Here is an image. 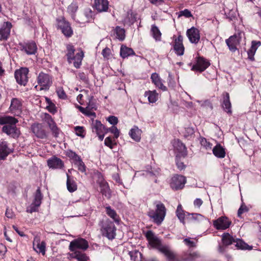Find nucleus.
I'll use <instances>...</instances> for the list:
<instances>
[{"label": "nucleus", "mask_w": 261, "mask_h": 261, "mask_svg": "<svg viewBox=\"0 0 261 261\" xmlns=\"http://www.w3.org/2000/svg\"><path fill=\"white\" fill-rule=\"evenodd\" d=\"M105 144L110 147L111 149H112L113 148V146L115 145L112 140V139L111 137H107L105 140Z\"/></svg>", "instance_id": "obj_58"}, {"label": "nucleus", "mask_w": 261, "mask_h": 261, "mask_svg": "<svg viewBox=\"0 0 261 261\" xmlns=\"http://www.w3.org/2000/svg\"><path fill=\"white\" fill-rule=\"evenodd\" d=\"M194 130L192 127H188L185 128L184 132V136L185 138L191 137L194 134Z\"/></svg>", "instance_id": "obj_50"}, {"label": "nucleus", "mask_w": 261, "mask_h": 261, "mask_svg": "<svg viewBox=\"0 0 261 261\" xmlns=\"http://www.w3.org/2000/svg\"><path fill=\"white\" fill-rule=\"evenodd\" d=\"M33 133L38 137L41 139H44L46 137V133L42 128L41 124L37 123L34 124L31 127Z\"/></svg>", "instance_id": "obj_23"}, {"label": "nucleus", "mask_w": 261, "mask_h": 261, "mask_svg": "<svg viewBox=\"0 0 261 261\" xmlns=\"http://www.w3.org/2000/svg\"><path fill=\"white\" fill-rule=\"evenodd\" d=\"M155 208L149 210L147 212V215L152 219V221L158 225L161 224L164 221L166 214V208L163 203L160 201L154 202Z\"/></svg>", "instance_id": "obj_2"}, {"label": "nucleus", "mask_w": 261, "mask_h": 261, "mask_svg": "<svg viewBox=\"0 0 261 261\" xmlns=\"http://www.w3.org/2000/svg\"><path fill=\"white\" fill-rule=\"evenodd\" d=\"M11 150L8 147L7 142L3 141L0 143V159L5 160L10 154Z\"/></svg>", "instance_id": "obj_26"}, {"label": "nucleus", "mask_w": 261, "mask_h": 261, "mask_svg": "<svg viewBox=\"0 0 261 261\" xmlns=\"http://www.w3.org/2000/svg\"><path fill=\"white\" fill-rule=\"evenodd\" d=\"M223 110L227 113H231V105L229 99V95L228 93L223 94V102L222 104Z\"/></svg>", "instance_id": "obj_27"}, {"label": "nucleus", "mask_w": 261, "mask_h": 261, "mask_svg": "<svg viewBox=\"0 0 261 261\" xmlns=\"http://www.w3.org/2000/svg\"><path fill=\"white\" fill-rule=\"evenodd\" d=\"M78 6L76 4L71 3L67 8V11L71 14H74L77 11Z\"/></svg>", "instance_id": "obj_49"}, {"label": "nucleus", "mask_w": 261, "mask_h": 261, "mask_svg": "<svg viewBox=\"0 0 261 261\" xmlns=\"http://www.w3.org/2000/svg\"><path fill=\"white\" fill-rule=\"evenodd\" d=\"M187 35L192 43L197 44L200 40L199 31L195 27L188 29Z\"/></svg>", "instance_id": "obj_14"}, {"label": "nucleus", "mask_w": 261, "mask_h": 261, "mask_svg": "<svg viewBox=\"0 0 261 261\" xmlns=\"http://www.w3.org/2000/svg\"><path fill=\"white\" fill-rule=\"evenodd\" d=\"M66 49L67 51L66 54L67 61L68 63H71L73 61L75 49L74 46L71 44H68L66 46Z\"/></svg>", "instance_id": "obj_39"}, {"label": "nucleus", "mask_w": 261, "mask_h": 261, "mask_svg": "<svg viewBox=\"0 0 261 261\" xmlns=\"http://www.w3.org/2000/svg\"><path fill=\"white\" fill-rule=\"evenodd\" d=\"M184 16L186 18H189L192 16V15L191 12L188 9H185L183 11H181L179 12V14L178 16Z\"/></svg>", "instance_id": "obj_55"}, {"label": "nucleus", "mask_w": 261, "mask_h": 261, "mask_svg": "<svg viewBox=\"0 0 261 261\" xmlns=\"http://www.w3.org/2000/svg\"><path fill=\"white\" fill-rule=\"evenodd\" d=\"M231 222L226 217H221L213 221V225L217 229L224 230L228 228Z\"/></svg>", "instance_id": "obj_13"}, {"label": "nucleus", "mask_w": 261, "mask_h": 261, "mask_svg": "<svg viewBox=\"0 0 261 261\" xmlns=\"http://www.w3.org/2000/svg\"><path fill=\"white\" fill-rule=\"evenodd\" d=\"M151 79L152 82L155 85L156 87H158L163 91H165L167 90V87L163 85L162 79L160 77L159 74L156 73H153L151 74Z\"/></svg>", "instance_id": "obj_24"}, {"label": "nucleus", "mask_w": 261, "mask_h": 261, "mask_svg": "<svg viewBox=\"0 0 261 261\" xmlns=\"http://www.w3.org/2000/svg\"><path fill=\"white\" fill-rule=\"evenodd\" d=\"M222 241L225 245H229L236 243V246L237 248L242 250H249L252 249V247L248 245L242 240L239 239H234L228 233H224L222 236Z\"/></svg>", "instance_id": "obj_4"}, {"label": "nucleus", "mask_w": 261, "mask_h": 261, "mask_svg": "<svg viewBox=\"0 0 261 261\" xmlns=\"http://www.w3.org/2000/svg\"><path fill=\"white\" fill-rule=\"evenodd\" d=\"M57 93L59 98L62 99H65L66 95L62 88H59L57 90Z\"/></svg>", "instance_id": "obj_59"}, {"label": "nucleus", "mask_w": 261, "mask_h": 261, "mask_svg": "<svg viewBox=\"0 0 261 261\" xmlns=\"http://www.w3.org/2000/svg\"><path fill=\"white\" fill-rule=\"evenodd\" d=\"M18 122L12 116H0V124L4 125L2 127L3 132L13 138H18L20 134L19 129L16 126Z\"/></svg>", "instance_id": "obj_1"}, {"label": "nucleus", "mask_w": 261, "mask_h": 261, "mask_svg": "<svg viewBox=\"0 0 261 261\" xmlns=\"http://www.w3.org/2000/svg\"><path fill=\"white\" fill-rule=\"evenodd\" d=\"M98 225L102 236L111 240L115 238L116 228L110 220L108 218L103 219L99 222Z\"/></svg>", "instance_id": "obj_3"}, {"label": "nucleus", "mask_w": 261, "mask_h": 261, "mask_svg": "<svg viewBox=\"0 0 261 261\" xmlns=\"http://www.w3.org/2000/svg\"><path fill=\"white\" fill-rule=\"evenodd\" d=\"M37 81L38 85L35 87L36 90H46L52 84V77L49 74L41 72L37 76Z\"/></svg>", "instance_id": "obj_5"}, {"label": "nucleus", "mask_w": 261, "mask_h": 261, "mask_svg": "<svg viewBox=\"0 0 261 261\" xmlns=\"http://www.w3.org/2000/svg\"><path fill=\"white\" fill-rule=\"evenodd\" d=\"M107 120L109 122L113 125H115L118 123V119L116 117L114 116H111L107 118Z\"/></svg>", "instance_id": "obj_60"}, {"label": "nucleus", "mask_w": 261, "mask_h": 261, "mask_svg": "<svg viewBox=\"0 0 261 261\" xmlns=\"http://www.w3.org/2000/svg\"><path fill=\"white\" fill-rule=\"evenodd\" d=\"M175 150L177 153V156L185 158L187 155V150L186 146L179 140L175 141L173 144Z\"/></svg>", "instance_id": "obj_15"}, {"label": "nucleus", "mask_w": 261, "mask_h": 261, "mask_svg": "<svg viewBox=\"0 0 261 261\" xmlns=\"http://www.w3.org/2000/svg\"><path fill=\"white\" fill-rule=\"evenodd\" d=\"M84 57V52L82 50H79V51L77 52L75 56H73V65L76 68H80L82 60Z\"/></svg>", "instance_id": "obj_34"}, {"label": "nucleus", "mask_w": 261, "mask_h": 261, "mask_svg": "<svg viewBox=\"0 0 261 261\" xmlns=\"http://www.w3.org/2000/svg\"><path fill=\"white\" fill-rule=\"evenodd\" d=\"M58 28L66 37H70L73 35V31L70 23L64 19L58 21Z\"/></svg>", "instance_id": "obj_11"}, {"label": "nucleus", "mask_w": 261, "mask_h": 261, "mask_svg": "<svg viewBox=\"0 0 261 261\" xmlns=\"http://www.w3.org/2000/svg\"><path fill=\"white\" fill-rule=\"evenodd\" d=\"M22 50L28 55H33L37 51V46L34 42H30L23 46Z\"/></svg>", "instance_id": "obj_30"}, {"label": "nucleus", "mask_w": 261, "mask_h": 261, "mask_svg": "<svg viewBox=\"0 0 261 261\" xmlns=\"http://www.w3.org/2000/svg\"><path fill=\"white\" fill-rule=\"evenodd\" d=\"M47 163L49 168L54 169H62L64 167L63 162L60 158L55 156L49 159Z\"/></svg>", "instance_id": "obj_16"}, {"label": "nucleus", "mask_w": 261, "mask_h": 261, "mask_svg": "<svg viewBox=\"0 0 261 261\" xmlns=\"http://www.w3.org/2000/svg\"><path fill=\"white\" fill-rule=\"evenodd\" d=\"M129 256L132 260H136V258L138 255H140V253L138 251H133L129 252Z\"/></svg>", "instance_id": "obj_62"}, {"label": "nucleus", "mask_w": 261, "mask_h": 261, "mask_svg": "<svg viewBox=\"0 0 261 261\" xmlns=\"http://www.w3.org/2000/svg\"><path fill=\"white\" fill-rule=\"evenodd\" d=\"M225 14L226 18L229 20V21H232L236 18V11L234 10H230L228 12L225 11Z\"/></svg>", "instance_id": "obj_47"}, {"label": "nucleus", "mask_w": 261, "mask_h": 261, "mask_svg": "<svg viewBox=\"0 0 261 261\" xmlns=\"http://www.w3.org/2000/svg\"><path fill=\"white\" fill-rule=\"evenodd\" d=\"M186 182V178L184 176L175 174L171 179L170 185L174 190H178L182 189Z\"/></svg>", "instance_id": "obj_8"}, {"label": "nucleus", "mask_w": 261, "mask_h": 261, "mask_svg": "<svg viewBox=\"0 0 261 261\" xmlns=\"http://www.w3.org/2000/svg\"><path fill=\"white\" fill-rule=\"evenodd\" d=\"M21 109L22 104L20 100L17 98H13L10 107V111L14 115L18 116L21 112Z\"/></svg>", "instance_id": "obj_19"}, {"label": "nucleus", "mask_w": 261, "mask_h": 261, "mask_svg": "<svg viewBox=\"0 0 261 261\" xmlns=\"http://www.w3.org/2000/svg\"><path fill=\"white\" fill-rule=\"evenodd\" d=\"M84 15L88 21L91 20L93 18L94 12L91 8H86L84 9Z\"/></svg>", "instance_id": "obj_46"}, {"label": "nucleus", "mask_w": 261, "mask_h": 261, "mask_svg": "<svg viewBox=\"0 0 261 261\" xmlns=\"http://www.w3.org/2000/svg\"><path fill=\"white\" fill-rule=\"evenodd\" d=\"M49 128L51 129L54 137H58L59 134V129L57 126L56 123L53 125H51L50 127H49Z\"/></svg>", "instance_id": "obj_56"}, {"label": "nucleus", "mask_w": 261, "mask_h": 261, "mask_svg": "<svg viewBox=\"0 0 261 261\" xmlns=\"http://www.w3.org/2000/svg\"><path fill=\"white\" fill-rule=\"evenodd\" d=\"M93 132H95L96 134L99 133H106L107 128L101 123L100 121L96 120L93 122L92 124Z\"/></svg>", "instance_id": "obj_32"}, {"label": "nucleus", "mask_w": 261, "mask_h": 261, "mask_svg": "<svg viewBox=\"0 0 261 261\" xmlns=\"http://www.w3.org/2000/svg\"><path fill=\"white\" fill-rule=\"evenodd\" d=\"M67 181L66 186L68 191L72 193L77 190V185L75 181L72 177H71L67 173Z\"/></svg>", "instance_id": "obj_33"}, {"label": "nucleus", "mask_w": 261, "mask_h": 261, "mask_svg": "<svg viewBox=\"0 0 261 261\" xmlns=\"http://www.w3.org/2000/svg\"><path fill=\"white\" fill-rule=\"evenodd\" d=\"M261 45V42L259 41L253 40L251 42V46L250 48L247 51L248 58L253 61L254 60V56L257 48Z\"/></svg>", "instance_id": "obj_25"}, {"label": "nucleus", "mask_w": 261, "mask_h": 261, "mask_svg": "<svg viewBox=\"0 0 261 261\" xmlns=\"http://www.w3.org/2000/svg\"><path fill=\"white\" fill-rule=\"evenodd\" d=\"M12 24L9 22H5L0 29V40H6L10 36Z\"/></svg>", "instance_id": "obj_17"}, {"label": "nucleus", "mask_w": 261, "mask_h": 261, "mask_svg": "<svg viewBox=\"0 0 261 261\" xmlns=\"http://www.w3.org/2000/svg\"><path fill=\"white\" fill-rule=\"evenodd\" d=\"M248 211V208L246 205L244 204L241 205L238 212V217H241L242 214L247 212Z\"/></svg>", "instance_id": "obj_57"}, {"label": "nucleus", "mask_w": 261, "mask_h": 261, "mask_svg": "<svg viewBox=\"0 0 261 261\" xmlns=\"http://www.w3.org/2000/svg\"><path fill=\"white\" fill-rule=\"evenodd\" d=\"M226 43L229 50L232 52H234L237 49V45L239 43V38L236 35L231 36L226 40Z\"/></svg>", "instance_id": "obj_22"}, {"label": "nucleus", "mask_w": 261, "mask_h": 261, "mask_svg": "<svg viewBox=\"0 0 261 261\" xmlns=\"http://www.w3.org/2000/svg\"><path fill=\"white\" fill-rule=\"evenodd\" d=\"M34 249L36 250L37 252L41 253L43 255L45 254V243L44 242H42L41 243H37L36 246H35L34 244Z\"/></svg>", "instance_id": "obj_44"}, {"label": "nucleus", "mask_w": 261, "mask_h": 261, "mask_svg": "<svg viewBox=\"0 0 261 261\" xmlns=\"http://www.w3.org/2000/svg\"><path fill=\"white\" fill-rule=\"evenodd\" d=\"M200 142L201 145L204 147L206 149L211 148L212 147V144L208 142L204 138H201Z\"/></svg>", "instance_id": "obj_51"}, {"label": "nucleus", "mask_w": 261, "mask_h": 261, "mask_svg": "<svg viewBox=\"0 0 261 261\" xmlns=\"http://www.w3.org/2000/svg\"><path fill=\"white\" fill-rule=\"evenodd\" d=\"M88 243L86 240L79 238L71 241L69 248L71 251L75 252L77 251L76 249H77L85 250L88 248Z\"/></svg>", "instance_id": "obj_10"}, {"label": "nucleus", "mask_w": 261, "mask_h": 261, "mask_svg": "<svg viewBox=\"0 0 261 261\" xmlns=\"http://www.w3.org/2000/svg\"><path fill=\"white\" fill-rule=\"evenodd\" d=\"M200 257V255L197 252H194L188 254L184 258L185 261H195Z\"/></svg>", "instance_id": "obj_45"}, {"label": "nucleus", "mask_w": 261, "mask_h": 261, "mask_svg": "<svg viewBox=\"0 0 261 261\" xmlns=\"http://www.w3.org/2000/svg\"><path fill=\"white\" fill-rule=\"evenodd\" d=\"M187 213L188 215H189V216L191 215L192 219L196 222H202V221L206 220L205 217L200 214H198V213L189 214L188 213Z\"/></svg>", "instance_id": "obj_43"}, {"label": "nucleus", "mask_w": 261, "mask_h": 261, "mask_svg": "<svg viewBox=\"0 0 261 261\" xmlns=\"http://www.w3.org/2000/svg\"><path fill=\"white\" fill-rule=\"evenodd\" d=\"M142 131L137 126H134L129 131V135L135 141L139 142L141 139Z\"/></svg>", "instance_id": "obj_31"}, {"label": "nucleus", "mask_w": 261, "mask_h": 261, "mask_svg": "<svg viewBox=\"0 0 261 261\" xmlns=\"http://www.w3.org/2000/svg\"><path fill=\"white\" fill-rule=\"evenodd\" d=\"M98 184L100 186L101 193L105 196L110 198L111 196L110 189L108 182L103 179L101 176L99 177Z\"/></svg>", "instance_id": "obj_21"}, {"label": "nucleus", "mask_w": 261, "mask_h": 261, "mask_svg": "<svg viewBox=\"0 0 261 261\" xmlns=\"http://www.w3.org/2000/svg\"><path fill=\"white\" fill-rule=\"evenodd\" d=\"M45 121L47 122L49 126V127L55 124V122H54L50 115L48 114H45Z\"/></svg>", "instance_id": "obj_53"}, {"label": "nucleus", "mask_w": 261, "mask_h": 261, "mask_svg": "<svg viewBox=\"0 0 261 261\" xmlns=\"http://www.w3.org/2000/svg\"><path fill=\"white\" fill-rule=\"evenodd\" d=\"M213 153L217 158L220 159L224 158L226 154L225 148L220 144H217L213 148Z\"/></svg>", "instance_id": "obj_29"}, {"label": "nucleus", "mask_w": 261, "mask_h": 261, "mask_svg": "<svg viewBox=\"0 0 261 261\" xmlns=\"http://www.w3.org/2000/svg\"><path fill=\"white\" fill-rule=\"evenodd\" d=\"M182 41L183 38L180 35H178L174 41V49L175 53L178 56H182L184 54L185 47L182 43Z\"/></svg>", "instance_id": "obj_18"}, {"label": "nucleus", "mask_w": 261, "mask_h": 261, "mask_svg": "<svg viewBox=\"0 0 261 261\" xmlns=\"http://www.w3.org/2000/svg\"><path fill=\"white\" fill-rule=\"evenodd\" d=\"M120 53L121 57L123 58L135 55V52L132 48L127 47L125 45L121 46Z\"/></svg>", "instance_id": "obj_36"}, {"label": "nucleus", "mask_w": 261, "mask_h": 261, "mask_svg": "<svg viewBox=\"0 0 261 261\" xmlns=\"http://www.w3.org/2000/svg\"><path fill=\"white\" fill-rule=\"evenodd\" d=\"M42 198L43 196L41 193L40 189L38 188L36 191L32 203L30 207L27 209V212L32 213L38 211V207L41 204Z\"/></svg>", "instance_id": "obj_7"}, {"label": "nucleus", "mask_w": 261, "mask_h": 261, "mask_svg": "<svg viewBox=\"0 0 261 261\" xmlns=\"http://www.w3.org/2000/svg\"><path fill=\"white\" fill-rule=\"evenodd\" d=\"M145 237L150 246L152 248H156L160 252L161 249L166 246L162 245L161 239L151 230H148L146 232Z\"/></svg>", "instance_id": "obj_6"}, {"label": "nucleus", "mask_w": 261, "mask_h": 261, "mask_svg": "<svg viewBox=\"0 0 261 261\" xmlns=\"http://www.w3.org/2000/svg\"><path fill=\"white\" fill-rule=\"evenodd\" d=\"M210 65V62L203 57L197 58L196 63L192 66V70L202 72Z\"/></svg>", "instance_id": "obj_12"}, {"label": "nucleus", "mask_w": 261, "mask_h": 261, "mask_svg": "<svg viewBox=\"0 0 261 261\" xmlns=\"http://www.w3.org/2000/svg\"><path fill=\"white\" fill-rule=\"evenodd\" d=\"M106 214L113 220L116 222L119 223V218L118 215L117 214L116 211L111 208V206H108L106 207Z\"/></svg>", "instance_id": "obj_38"}, {"label": "nucleus", "mask_w": 261, "mask_h": 261, "mask_svg": "<svg viewBox=\"0 0 261 261\" xmlns=\"http://www.w3.org/2000/svg\"><path fill=\"white\" fill-rule=\"evenodd\" d=\"M144 96L147 97L148 100L150 103L155 102L159 98L158 93L155 90L146 91Z\"/></svg>", "instance_id": "obj_35"}, {"label": "nucleus", "mask_w": 261, "mask_h": 261, "mask_svg": "<svg viewBox=\"0 0 261 261\" xmlns=\"http://www.w3.org/2000/svg\"><path fill=\"white\" fill-rule=\"evenodd\" d=\"M94 7L99 12H106L109 8L108 0H95Z\"/></svg>", "instance_id": "obj_20"}, {"label": "nucleus", "mask_w": 261, "mask_h": 261, "mask_svg": "<svg viewBox=\"0 0 261 261\" xmlns=\"http://www.w3.org/2000/svg\"><path fill=\"white\" fill-rule=\"evenodd\" d=\"M29 69L26 67L21 68L15 72V77L17 83L25 86L28 81Z\"/></svg>", "instance_id": "obj_9"}, {"label": "nucleus", "mask_w": 261, "mask_h": 261, "mask_svg": "<svg viewBox=\"0 0 261 261\" xmlns=\"http://www.w3.org/2000/svg\"><path fill=\"white\" fill-rule=\"evenodd\" d=\"M74 165L77 167L78 170L82 172H85L86 171V166L82 160L80 161L79 162H75Z\"/></svg>", "instance_id": "obj_52"}, {"label": "nucleus", "mask_w": 261, "mask_h": 261, "mask_svg": "<svg viewBox=\"0 0 261 261\" xmlns=\"http://www.w3.org/2000/svg\"><path fill=\"white\" fill-rule=\"evenodd\" d=\"M161 252L166 256L168 261H179L175 254L167 246L161 248Z\"/></svg>", "instance_id": "obj_28"}, {"label": "nucleus", "mask_w": 261, "mask_h": 261, "mask_svg": "<svg viewBox=\"0 0 261 261\" xmlns=\"http://www.w3.org/2000/svg\"><path fill=\"white\" fill-rule=\"evenodd\" d=\"M72 258L76 259L78 261H88V258L84 253L80 251L73 252L70 254Z\"/></svg>", "instance_id": "obj_40"}, {"label": "nucleus", "mask_w": 261, "mask_h": 261, "mask_svg": "<svg viewBox=\"0 0 261 261\" xmlns=\"http://www.w3.org/2000/svg\"><path fill=\"white\" fill-rule=\"evenodd\" d=\"M180 156H176V165L177 166V168L179 169V170H182L184 169L185 168V165L184 164V163L182 162H181L180 161L178 160V158H179Z\"/></svg>", "instance_id": "obj_63"}, {"label": "nucleus", "mask_w": 261, "mask_h": 261, "mask_svg": "<svg viewBox=\"0 0 261 261\" xmlns=\"http://www.w3.org/2000/svg\"><path fill=\"white\" fill-rule=\"evenodd\" d=\"M176 214L180 221L183 224L185 223V212L182 209V206L181 204H179L177 206Z\"/></svg>", "instance_id": "obj_42"}, {"label": "nucleus", "mask_w": 261, "mask_h": 261, "mask_svg": "<svg viewBox=\"0 0 261 261\" xmlns=\"http://www.w3.org/2000/svg\"><path fill=\"white\" fill-rule=\"evenodd\" d=\"M108 132H110L111 133L113 134L115 138L116 139L118 138L119 136V130L116 127L114 126H112V127L109 128H107L106 133Z\"/></svg>", "instance_id": "obj_48"}, {"label": "nucleus", "mask_w": 261, "mask_h": 261, "mask_svg": "<svg viewBox=\"0 0 261 261\" xmlns=\"http://www.w3.org/2000/svg\"><path fill=\"white\" fill-rule=\"evenodd\" d=\"M150 32L151 36L156 41H160L161 40L162 33L155 25L153 24L151 25Z\"/></svg>", "instance_id": "obj_37"}, {"label": "nucleus", "mask_w": 261, "mask_h": 261, "mask_svg": "<svg viewBox=\"0 0 261 261\" xmlns=\"http://www.w3.org/2000/svg\"><path fill=\"white\" fill-rule=\"evenodd\" d=\"M74 130L76 135L82 137H84V135H83L84 132L83 127L79 126H76L74 127Z\"/></svg>", "instance_id": "obj_54"}, {"label": "nucleus", "mask_w": 261, "mask_h": 261, "mask_svg": "<svg viewBox=\"0 0 261 261\" xmlns=\"http://www.w3.org/2000/svg\"><path fill=\"white\" fill-rule=\"evenodd\" d=\"M114 32L116 34V38L120 41H123L125 38V32L124 29L119 26H117L115 29Z\"/></svg>", "instance_id": "obj_41"}, {"label": "nucleus", "mask_w": 261, "mask_h": 261, "mask_svg": "<svg viewBox=\"0 0 261 261\" xmlns=\"http://www.w3.org/2000/svg\"><path fill=\"white\" fill-rule=\"evenodd\" d=\"M184 242L185 243L190 247H193L196 246L195 243L190 240V238H186L184 239Z\"/></svg>", "instance_id": "obj_61"}, {"label": "nucleus", "mask_w": 261, "mask_h": 261, "mask_svg": "<svg viewBox=\"0 0 261 261\" xmlns=\"http://www.w3.org/2000/svg\"><path fill=\"white\" fill-rule=\"evenodd\" d=\"M102 54L105 58H108L110 55V49L106 47L102 51Z\"/></svg>", "instance_id": "obj_64"}]
</instances>
